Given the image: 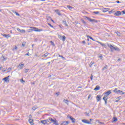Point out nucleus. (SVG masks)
Segmentation results:
<instances>
[{"label":"nucleus","instance_id":"36","mask_svg":"<svg viewBox=\"0 0 125 125\" xmlns=\"http://www.w3.org/2000/svg\"><path fill=\"white\" fill-rule=\"evenodd\" d=\"M81 21H82V23H83V24H84V25H85L86 24V22H85L83 19H82Z\"/></svg>","mask_w":125,"mask_h":125},{"label":"nucleus","instance_id":"29","mask_svg":"<svg viewBox=\"0 0 125 125\" xmlns=\"http://www.w3.org/2000/svg\"><path fill=\"white\" fill-rule=\"evenodd\" d=\"M107 65H105L104 68L102 69V71H104L105 69L108 70V68L107 67Z\"/></svg>","mask_w":125,"mask_h":125},{"label":"nucleus","instance_id":"23","mask_svg":"<svg viewBox=\"0 0 125 125\" xmlns=\"http://www.w3.org/2000/svg\"><path fill=\"white\" fill-rule=\"evenodd\" d=\"M53 125H59V124L58 123L57 120H56V119H55V121H54V122H53Z\"/></svg>","mask_w":125,"mask_h":125},{"label":"nucleus","instance_id":"38","mask_svg":"<svg viewBox=\"0 0 125 125\" xmlns=\"http://www.w3.org/2000/svg\"><path fill=\"white\" fill-rule=\"evenodd\" d=\"M25 45H26V42H23L22 43L21 46H25Z\"/></svg>","mask_w":125,"mask_h":125},{"label":"nucleus","instance_id":"22","mask_svg":"<svg viewBox=\"0 0 125 125\" xmlns=\"http://www.w3.org/2000/svg\"><path fill=\"white\" fill-rule=\"evenodd\" d=\"M62 22L63 23L64 25H65V26L68 27V24H67V21H66V20L62 21Z\"/></svg>","mask_w":125,"mask_h":125},{"label":"nucleus","instance_id":"37","mask_svg":"<svg viewBox=\"0 0 125 125\" xmlns=\"http://www.w3.org/2000/svg\"><path fill=\"white\" fill-rule=\"evenodd\" d=\"M98 58H100V59H101V60H102V59H103V56L102 55L101 56H98Z\"/></svg>","mask_w":125,"mask_h":125},{"label":"nucleus","instance_id":"32","mask_svg":"<svg viewBox=\"0 0 125 125\" xmlns=\"http://www.w3.org/2000/svg\"><path fill=\"white\" fill-rule=\"evenodd\" d=\"M117 121H118V119L116 117H114L113 119V122H117Z\"/></svg>","mask_w":125,"mask_h":125},{"label":"nucleus","instance_id":"51","mask_svg":"<svg viewBox=\"0 0 125 125\" xmlns=\"http://www.w3.org/2000/svg\"><path fill=\"white\" fill-rule=\"evenodd\" d=\"M121 13H123V14H125V10L122 11Z\"/></svg>","mask_w":125,"mask_h":125},{"label":"nucleus","instance_id":"63","mask_svg":"<svg viewBox=\"0 0 125 125\" xmlns=\"http://www.w3.org/2000/svg\"><path fill=\"white\" fill-rule=\"evenodd\" d=\"M86 115H87V116H89V113H86Z\"/></svg>","mask_w":125,"mask_h":125},{"label":"nucleus","instance_id":"21","mask_svg":"<svg viewBox=\"0 0 125 125\" xmlns=\"http://www.w3.org/2000/svg\"><path fill=\"white\" fill-rule=\"evenodd\" d=\"M62 41V42H65V41L66 40V37L64 36H62V37L61 39Z\"/></svg>","mask_w":125,"mask_h":125},{"label":"nucleus","instance_id":"24","mask_svg":"<svg viewBox=\"0 0 125 125\" xmlns=\"http://www.w3.org/2000/svg\"><path fill=\"white\" fill-rule=\"evenodd\" d=\"M13 13H14V14H16V15H17V16L20 17V14H19V13H18L17 12H15L14 11H13Z\"/></svg>","mask_w":125,"mask_h":125},{"label":"nucleus","instance_id":"39","mask_svg":"<svg viewBox=\"0 0 125 125\" xmlns=\"http://www.w3.org/2000/svg\"><path fill=\"white\" fill-rule=\"evenodd\" d=\"M58 37L59 38V39H60V40H61V39H62V35H60L59 34L58 35Z\"/></svg>","mask_w":125,"mask_h":125},{"label":"nucleus","instance_id":"7","mask_svg":"<svg viewBox=\"0 0 125 125\" xmlns=\"http://www.w3.org/2000/svg\"><path fill=\"white\" fill-rule=\"evenodd\" d=\"M83 123H84V124H87L88 125H91V123L85 119L82 120Z\"/></svg>","mask_w":125,"mask_h":125},{"label":"nucleus","instance_id":"16","mask_svg":"<svg viewBox=\"0 0 125 125\" xmlns=\"http://www.w3.org/2000/svg\"><path fill=\"white\" fill-rule=\"evenodd\" d=\"M28 122L31 125H34V123H33L34 122V120L33 119H29Z\"/></svg>","mask_w":125,"mask_h":125},{"label":"nucleus","instance_id":"14","mask_svg":"<svg viewBox=\"0 0 125 125\" xmlns=\"http://www.w3.org/2000/svg\"><path fill=\"white\" fill-rule=\"evenodd\" d=\"M47 122H48V120H42L41 123L42 124H43V125H46Z\"/></svg>","mask_w":125,"mask_h":125},{"label":"nucleus","instance_id":"15","mask_svg":"<svg viewBox=\"0 0 125 125\" xmlns=\"http://www.w3.org/2000/svg\"><path fill=\"white\" fill-rule=\"evenodd\" d=\"M109 10H110V8H104L103 9V12H107V11H109Z\"/></svg>","mask_w":125,"mask_h":125},{"label":"nucleus","instance_id":"48","mask_svg":"<svg viewBox=\"0 0 125 125\" xmlns=\"http://www.w3.org/2000/svg\"><path fill=\"white\" fill-rule=\"evenodd\" d=\"M90 39L92 40V41H93V42H95V40L93 39V38H92V37H90Z\"/></svg>","mask_w":125,"mask_h":125},{"label":"nucleus","instance_id":"11","mask_svg":"<svg viewBox=\"0 0 125 125\" xmlns=\"http://www.w3.org/2000/svg\"><path fill=\"white\" fill-rule=\"evenodd\" d=\"M2 81H4L5 83H9V79H8V77L3 78Z\"/></svg>","mask_w":125,"mask_h":125},{"label":"nucleus","instance_id":"2","mask_svg":"<svg viewBox=\"0 0 125 125\" xmlns=\"http://www.w3.org/2000/svg\"><path fill=\"white\" fill-rule=\"evenodd\" d=\"M30 28L32 29L34 32H42V31H43L42 29H38V28L34 27H31Z\"/></svg>","mask_w":125,"mask_h":125},{"label":"nucleus","instance_id":"30","mask_svg":"<svg viewBox=\"0 0 125 125\" xmlns=\"http://www.w3.org/2000/svg\"><path fill=\"white\" fill-rule=\"evenodd\" d=\"M49 120L51 122V123H53L55 120H53V119L51 118H49Z\"/></svg>","mask_w":125,"mask_h":125},{"label":"nucleus","instance_id":"60","mask_svg":"<svg viewBox=\"0 0 125 125\" xmlns=\"http://www.w3.org/2000/svg\"><path fill=\"white\" fill-rule=\"evenodd\" d=\"M121 97H118L117 99H118V100H120L121 99Z\"/></svg>","mask_w":125,"mask_h":125},{"label":"nucleus","instance_id":"44","mask_svg":"<svg viewBox=\"0 0 125 125\" xmlns=\"http://www.w3.org/2000/svg\"><path fill=\"white\" fill-rule=\"evenodd\" d=\"M94 63V62H91L89 64V67H92V65H93Z\"/></svg>","mask_w":125,"mask_h":125},{"label":"nucleus","instance_id":"56","mask_svg":"<svg viewBox=\"0 0 125 125\" xmlns=\"http://www.w3.org/2000/svg\"><path fill=\"white\" fill-rule=\"evenodd\" d=\"M90 79H91V81H92V80H93V77L92 76H91Z\"/></svg>","mask_w":125,"mask_h":125},{"label":"nucleus","instance_id":"9","mask_svg":"<svg viewBox=\"0 0 125 125\" xmlns=\"http://www.w3.org/2000/svg\"><path fill=\"white\" fill-rule=\"evenodd\" d=\"M108 47H110L111 51L113 52V51H114V47L113 46V45L108 44Z\"/></svg>","mask_w":125,"mask_h":125},{"label":"nucleus","instance_id":"57","mask_svg":"<svg viewBox=\"0 0 125 125\" xmlns=\"http://www.w3.org/2000/svg\"><path fill=\"white\" fill-rule=\"evenodd\" d=\"M49 18H50L51 19V21H52V22H54V21H53V20L51 19V18L50 17H49Z\"/></svg>","mask_w":125,"mask_h":125},{"label":"nucleus","instance_id":"18","mask_svg":"<svg viewBox=\"0 0 125 125\" xmlns=\"http://www.w3.org/2000/svg\"><path fill=\"white\" fill-rule=\"evenodd\" d=\"M100 89V86L99 85H97L96 87L94 89V90H95L96 91L97 90H99Z\"/></svg>","mask_w":125,"mask_h":125},{"label":"nucleus","instance_id":"26","mask_svg":"<svg viewBox=\"0 0 125 125\" xmlns=\"http://www.w3.org/2000/svg\"><path fill=\"white\" fill-rule=\"evenodd\" d=\"M63 101L65 102V104H67V105H69V100L64 99Z\"/></svg>","mask_w":125,"mask_h":125},{"label":"nucleus","instance_id":"33","mask_svg":"<svg viewBox=\"0 0 125 125\" xmlns=\"http://www.w3.org/2000/svg\"><path fill=\"white\" fill-rule=\"evenodd\" d=\"M17 49H18V47H17V46H15V47L13 48V50H17Z\"/></svg>","mask_w":125,"mask_h":125},{"label":"nucleus","instance_id":"31","mask_svg":"<svg viewBox=\"0 0 125 125\" xmlns=\"http://www.w3.org/2000/svg\"><path fill=\"white\" fill-rule=\"evenodd\" d=\"M98 42V43L101 44V45H102V46H105V44L103 43L102 42Z\"/></svg>","mask_w":125,"mask_h":125},{"label":"nucleus","instance_id":"17","mask_svg":"<svg viewBox=\"0 0 125 125\" xmlns=\"http://www.w3.org/2000/svg\"><path fill=\"white\" fill-rule=\"evenodd\" d=\"M55 12L58 15H59V16H61L62 14H61L60 11H59V10L57 9L55 10Z\"/></svg>","mask_w":125,"mask_h":125},{"label":"nucleus","instance_id":"54","mask_svg":"<svg viewBox=\"0 0 125 125\" xmlns=\"http://www.w3.org/2000/svg\"><path fill=\"white\" fill-rule=\"evenodd\" d=\"M86 37L87 39H90V37H91L90 36H89V35H87Z\"/></svg>","mask_w":125,"mask_h":125},{"label":"nucleus","instance_id":"61","mask_svg":"<svg viewBox=\"0 0 125 125\" xmlns=\"http://www.w3.org/2000/svg\"><path fill=\"white\" fill-rule=\"evenodd\" d=\"M25 55H27V56H30V55H29V52H28Z\"/></svg>","mask_w":125,"mask_h":125},{"label":"nucleus","instance_id":"3","mask_svg":"<svg viewBox=\"0 0 125 125\" xmlns=\"http://www.w3.org/2000/svg\"><path fill=\"white\" fill-rule=\"evenodd\" d=\"M86 18H87V20H88V21H89V22H94L95 23H97V22H98L97 20L90 19L87 17H86Z\"/></svg>","mask_w":125,"mask_h":125},{"label":"nucleus","instance_id":"20","mask_svg":"<svg viewBox=\"0 0 125 125\" xmlns=\"http://www.w3.org/2000/svg\"><path fill=\"white\" fill-rule=\"evenodd\" d=\"M111 91V90L107 91L106 92H105V94L107 96L110 95V94H111V93H112V92Z\"/></svg>","mask_w":125,"mask_h":125},{"label":"nucleus","instance_id":"47","mask_svg":"<svg viewBox=\"0 0 125 125\" xmlns=\"http://www.w3.org/2000/svg\"><path fill=\"white\" fill-rule=\"evenodd\" d=\"M33 29H29V31H28V33H32L33 32Z\"/></svg>","mask_w":125,"mask_h":125},{"label":"nucleus","instance_id":"42","mask_svg":"<svg viewBox=\"0 0 125 125\" xmlns=\"http://www.w3.org/2000/svg\"><path fill=\"white\" fill-rule=\"evenodd\" d=\"M116 34H117V36H119V37H120V36H121V33H120L119 32H117L116 33Z\"/></svg>","mask_w":125,"mask_h":125},{"label":"nucleus","instance_id":"49","mask_svg":"<svg viewBox=\"0 0 125 125\" xmlns=\"http://www.w3.org/2000/svg\"><path fill=\"white\" fill-rule=\"evenodd\" d=\"M28 71H29V69H26L25 71V73H28Z\"/></svg>","mask_w":125,"mask_h":125},{"label":"nucleus","instance_id":"64","mask_svg":"<svg viewBox=\"0 0 125 125\" xmlns=\"http://www.w3.org/2000/svg\"><path fill=\"white\" fill-rule=\"evenodd\" d=\"M78 88H82V86H79L78 87Z\"/></svg>","mask_w":125,"mask_h":125},{"label":"nucleus","instance_id":"1","mask_svg":"<svg viewBox=\"0 0 125 125\" xmlns=\"http://www.w3.org/2000/svg\"><path fill=\"white\" fill-rule=\"evenodd\" d=\"M113 92H115V93H117V94H125V92L123 91H121L120 90H118L117 88H115L114 90H113Z\"/></svg>","mask_w":125,"mask_h":125},{"label":"nucleus","instance_id":"40","mask_svg":"<svg viewBox=\"0 0 125 125\" xmlns=\"http://www.w3.org/2000/svg\"><path fill=\"white\" fill-rule=\"evenodd\" d=\"M50 42L51 43V44H52V45H53V46H55V44H54V42H53L50 41Z\"/></svg>","mask_w":125,"mask_h":125},{"label":"nucleus","instance_id":"4","mask_svg":"<svg viewBox=\"0 0 125 125\" xmlns=\"http://www.w3.org/2000/svg\"><path fill=\"white\" fill-rule=\"evenodd\" d=\"M1 36L4 37V38H6V39H8V38H11V35L10 34H1Z\"/></svg>","mask_w":125,"mask_h":125},{"label":"nucleus","instance_id":"10","mask_svg":"<svg viewBox=\"0 0 125 125\" xmlns=\"http://www.w3.org/2000/svg\"><path fill=\"white\" fill-rule=\"evenodd\" d=\"M97 102H99L101 100V96L99 95H98L96 97Z\"/></svg>","mask_w":125,"mask_h":125},{"label":"nucleus","instance_id":"25","mask_svg":"<svg viewBox=\"0 0 125 125\" xmlns=\"http://www.w3.org/2000/svg\"><path fill=\"white\" fill-rule=\"evenodd\" d=\"M48 54H49V53L46 52L45 54L42 56V57H46L48 56Z\"/></svg>","mask_w":125,"mask_h":125},{"label":"nucleus","instance_id":"55","mask_svg":"<svg viewBox=\"0 0 125 125\" xmlns=\"http://www.w3.org/2000/svg\"><path fill=\"white\" fill-rule=\"evenodd\" d=\"M91 97V95H89L88 96V99H89Z\"/></svg>","mask_w":125,"mask_h":125},{"label":"nucleus","instance_id":"59","mask_svg":"<svg viewBox=\"0 0 125 125\" xmlns=\"http://www.w3.org/2000/svg\"><path fill=\"white\" fill-rule=\"evenodd\" d=\"M31 83H32V84H35L36 82H32Z\"/></svg>","mask_w":125,"mask_h":125},{"label":"nucleus","instance_id":"35","mask_svg":"<svg viewBox=\"0 0 125 125\" xmlns=\"http://www.w3.org/2000/svg\"><path fill=\"white\" fill-rule=\"evenodd\" d=\"M59 57H61V58H62V59H63V60H65V59H66L65 58V57H63V56H62V55H59Z\"/></svg>","mask_w":125,"mask_h":125},{"label":"nucleus","instance_id":"13","mask_svg":"<svg viewBox=\"0 0 125 125\" xmlns=\"http://www.w3.org/2000/svg\"><path fill=\"white\" fill-rule=\"evenodd\" d=\"M113 50H116V51H121V49L117 46L114 47V48H113Z\"/></svg>","mask_w":125,"mask_h":125},{"label":"nucleus","instance_id":"5","mask_svg":"<svg viewBox=\"0 0 125 125\" xmlns=\"http://www.w3.org/2000/svg\"><path fill=\"white\" fill-rule=\"evenodd\" d=\"M67 118H68L69 119H70V120H71V121H72V123H73V124H75V123H76V119L73 118V117L68 116Z\"/></svg>","mask_w":125,"mask_h":125},{"label":"nucleus","instance_id":"12","mask_svg":"<svg viewBox=\"0 0 125 125\" xmlns=\"http://www.w3.org/2000/svg\"><path fill=\"white\" fill-rule=\"evenodd\" d=\"M17 31L18 32H20V33H25V30H23V29H20V28H17Z\"/></svg>","mask_w":125,"mask_h":125},{"label":"nucleus","instance_id":"34","mask_svg":"<svg viewBox=\"0 0 125 125\" xmlns=\"http://www.w3.org/2000/svg\"><path fill=\"white\" fill-rule=\"evenodd\" d=\"M37 109H38V107H36V106H33L32 108V110H33V111H35L37 110Z\"/></svg>","mask_w":125,"mask_h":125},{"label":"nucleus","instance_id":"62","mask_svg":"<svg viewBox=\"0 0 125 125\" xmlns=\"http://www.w3.org/2000/svg\"><path fill=\"white\" fill-rule=\"evenodd\" d=\"M75 22L76 24H79V21H75Z\"/></svg>","mask_w":125,"mask_h":125},{"label":"nucleus","instance_id":"27","mask_svg":"<svg viewBox=\"0 0 125 125\" xmlns=\"http://www.w3.org/2000/svg\"><path fill=\"white\" fill-rule=\"evenodd\" d=\"M0 58L2 59V61H5V60H6V58H4L3 55H2Z\"/></svg>","mask_w":125,"mask_h":125},{"label":"nucleus","instance_id":"19","mask_svg":"<svg viewBox=\"0 0 125 125\" xmlns=\"http://www.w3.org/2000/svg\"><path fill=\"white\" fill-rule=\"evenodd\" d=\"M106 97H105L104 96L103 98V100H104V102H105V104H107V102L108 101V99H106Z\"/></svg>","mask_w":125,"mask_h":125},{"label":"nucleus","instance_id":"53","mask_svg":"<svg viewBox=\"0 0 125 125\" xmlns=\"http://www.w3.org/2000/svg\"><path fill=\"white\" fill-rule=\"evenodd\" d=\"M82 43H83V44H85V41H83L82 42Z\"/></svg>","mask_w":125,"mask_h":125},{"label":"nucleus","instance_id":"41","mask_svg":"<svg viewBox=\"0 0 125 125\" xmlns=\"http://www.w3.org/2000/svg\"><path fill=\"white\" fill-rule=\"evenodd\" d=\"M108 12L109 13H110V14H111V13H113V12H115V11L113 9V10H112L111 11H109Z\"/></svg>","mask_w":125,"mask_h":125},{"label":"nucleus","instance_id":"6","mask_svg":"<svg viewBox=\"0 0 125 125\" xmlns=\"http://www.w3.org/2000/svg\"><path fill=\"white\" fill-rule=\"evenodd\" d=\"M114 15L115 16H120V15H122V12L120 11H118L114 13Z\"/></svg>","mask_w":125,"mask_h":125},{"label":"nucleus","instance_id":"8","mask_svg":"<svg viewBox=\"0 0 125 125\" xmlns=\"http://www.w3.org/2000/svg\"><path fill=\"white\" fill-rule=\"evenodd\" d=\"M69 124L70 122L69 121H64L61 124V125H68Z\"/></svg>","mask_w":125,"mask_h":125},{"label":"nucleus","instance_id":"50","mask_svg":"<svg viewBox=\"0 0 125 125\" xmlns=\"http://www.w3.org/2000/svg\"><path fill=\"white\" fill-rule=\"evenodd\" d=\"M8 70V72H10V71H11V67H9Z\"/></svg>","mask_w":125,"mask_h":125},{"label":"nucleus","instance_id":"43","mask_svg":"<svg viewBox=\"0 0 125 125\" xmlns=\"http://www.w3.org/2000/svg\"><path fill=\"white\" fill-rule=\"evenodd\" d=\"M67 7L68 8V9H70V10H71L73 8V7H72L71 6H69V5L67 6Z\"/></svg>","mask_w":125,"mask_h":125},{"label":"nucleus","instance_id":"52","mask_svg":"<svg viewBox=\"0 0 125 125\" xmlns=\"http://www.w3.org/2000/svg\"><path fill=\"white\" fill-rule=\"evenodd\" d=\"M116 2H117V3H121V1H120L119 0H116Z\"/></svg>","mask_w":125,"mask_h":125},{"label":"nucleus","instance_id":"45","mask_svg":"<svg viewBox=\"0 0 125 125\" xmlns=\"http://www.w3.org/2000/svg\"><path fill=\"white\" fill-rule=\"evenodd\" d=\"M93 13L94 14H99V11L93 12Z\"/></svg>","mask_w":125,"mask_h":125},{"label":"nucleus","instance_id":"46","mask_svg":"<svg viewBox=\"0 0 125 125\" xmlns=\"http://www.w3.org/2000/svg\"><path fill=\"white\" fill-rule=\"evenodd\" d=\"M48 25L50 26L51 28H53V25H51V24L48 23Z\"/></svg>","mask_w":125,"mask_h":125},{"label":"nucleus","instance_id":"58","mask_svg":"<svg viewBox=\"0 0 125 125\" xmlns=\"http://www.w3.org/2000/svg\"><path fill=\"white\" fill-rule=\"evenodd\" d=\"M21 83H25V81H24V80L21 79Z\"/></svg>","mask_w":125,"mask_h":125},{"label":"nucleus","instance_id":"28","mask_svg":"<svg viewBox=\"0 0 125 125\" xmlns=\"http://www.w3.org/2000/svg\"><path fill=\"white\" fill-rule=\"evenodd\" d=\"M19 66H20V69H23V67H24V64H21V63H20V65H19Z\"/></svg>","mask_w":125,"mask_h":125}]
</instances>
